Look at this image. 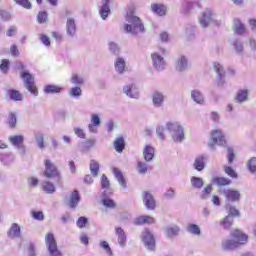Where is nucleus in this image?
I'll return each mask as SVG.
<instances>
[{"label": "nucleus", "mask_w": 256, "mask_h": 256, "mask_svg": "<svg viewBox=\"0 0 256 256\" xmlns=\"http://www.w3.org/2000/svg\"><path fill=\"white\" fill-rule=\"evenodd\" d=\"M230 235L232 239L222 241V249H224V251L237 249V247H240V245H245L249 239V236H247V234L243 233L241 230H233Z\"/></svg>", "instance_id": "obj_1"}, {"label": "nucleus", "mask_w": 256, "mask_h": 256, "mask_svg": "<svg viewBox=\"0 0 256 256\" xmlns=\"http://www.w3.org/2000/svg\"><path fill=\"white\" fill-rule=\"evenodd\" d=\"M126 22L127 23L124 24V31L126 33H130V35H141V33H145V25L140 17L128 12Z\"/></svg>", "instance_id": "obj_2"}, {"label": "nucleus", "mask_w": 256, "mask_h": 256, "mask_svg": "<svg viewBox=\"0 0 256 256\" xmlns=\"http://www.w3.org/2000/svg\"><path fill=\"white\" fill-rule=\"evenodd\" d=\"M166 129L169 131L175 143H181L185 139V130L179 122H167Z\"/></svg>", "instance_id": "obj_3"}, {"label": "nucleus", "mask_w": 256, "mask_h": 256, "mask_svg": "<svg viewBox=\"0 0 256 256\" xmlns=\"http://www.w3.org/2000/svg\"><path fill=\"white\" fill-rule=\"evenodd\" d=\"M227 144V141L225 140V134L223 131L216 129L213 130L211 133V139L208 142V146L212 151H215V145H219L220 147H224V145Z\"/></svg>", "instance_id": "obj_4"}, {"label": "nucleus", "mask_w": 256, "mask_h": 256, "mask_svg": "<svg viewBox=\"0 0 256 256\" xmlns=\"http://www.w3.org/2000/svg\"><path fill=\"white\" fill-rule=\"evenodd\" d=\"M45 244L50 256H61V251L57 248V240H55L53 233H48L45 236Z\"/></svg>", "instance_id": "obj_5"}, {"label": "nucleus", "mask_w": 256, "mask_h": 256, "mask_svg": "<svg viewBox=\"0 0 256 256\" xmlns=\"http://www.w3.org/2000/svg\"><path fill=\"white\" fill-rule=\"evenodd\" d=\"M21 77L24 81V87L32 93V95L38 96L37 86H35V78L29 72H22Z\"/></svg>", "instance_id": "obj_6"}, {"label": "nucleus", "mask_w": 256, "mask_h": 256, "mask_svg": "<svg viewBox=\"0 0 256 256\" xmlns=\"http://www.w3.org/2000/svg\"><path fill=\"white\" fill-rule=\"evenodd\" d=\"M215 10L211 8H206L202 15L199 17V24L201 27L206 29L211 23H215Z\"/></svg>", "instance_id": "obj_7"}, {"label": "nucleus", "mask_w": 256, "mask_h": 256, "mask_svg": "<svg viewBox=\"0 0 256 256\" xmlns=\"http://www.w3.org/2000/svg\"><path fill=\"white\" fill-rule=\"evenodd\" d=\"M142 241L148 251H155V237L153 236V233L149 231V229H145L142 232Z\"/></svg>", "instance_id": "obj_8"}, {"label": "nucleus", "mask_w": 256, "mask_h": 256, "mask_svg": "<svg viewBox=\"0 0 256 256\" xmlns=\"http://www.w3.org/2000/svg\"><path fill=\"white\" fill-rule=\"evenodd\" d=\"M44 165H45V171H44L45 177H47L48 179H51L53 177H59V171L57 170V167L55 166V164L51 162V160L46 159L44 161Z\"/></svg>", "instance_id": "obj_9"}, {"label": "nucleus", "mask_w": 256, "mask_h": 256, "mask_svg": "<svg viewBox=\"0 0 256 256\" xmlns=\"http://www.w3.org/2000/svg\"><path fill=\"white\" fill-rule=\"evenodd\" d=\"M223 195L228 203H237L241 200V192L233 189L223 190Z\"/></svg>", "instance_id": "obj_10"}, {"label": "nucleus", "mask_w": 256, "mask_h": 256, "mask_svg": "<svg viewBox=\"0 0 256 256\" xmlns=\"http://www.w3.org/2000/svg\"><path fill=\"white\" fill-rule=\"evenodd\" d=\"M123 93L130 99H139V88L135 84H127L123 87Z\"/></svg>", "instance_id": "obj_11"}, {"label": "nucleus", "mask_w": 256, "mask_h": 256, "mask_svg": "<svg viewBox=\"0 0 256 256\" xmlns=\"http://www.w3.org/2000/svg\"><path fill=\"white\" fill-rule=\"evenodd\" d=\"M151 59L153 67L157 69V71H163V69H165L167 64L165 63V59L161 55H159V53L154 52L151 55Z\"/></svg>", "instance_id": "obj_12"}, {"label": "nucleus", "mask_w": 256, "mask_h": 256, "mask_svg": "<svg viewBox=\"0 0 256 256\" xmlns=\"http://www.w3.org/2000/svg\"><path fill=\"white\" fill-rule=\"evenodd\" d=\"M213 66L218 75L217 84L219 85V87H223V85H225V69L223 68V65H221V63L219 62H214Z\"/></svg>", "instance_id": "obj_13"}, {"label": "nucleus", "mask_w": 256, "mask_h": 256, "mask_svg": "<svg viewBox=\"0 0 256 256\" xmlns=\"http://www.w3.org/2000/svg\"><path fill=\"white\" fill-rule=\"evenodd\" d=\"M150 9L154 15H159V17H165L167 15V5L162 3H152Z\"/></svg>", "instance_id": "obj_14"}, {"label": "nucleus", "mask_w": 256, "mask_h": 256, "mask_svg": "<svg viewBox=\"0 0 256 256\" xmlns=\"http://www.w3.org/2000/svg\"><path fill=\"white\" fill-rule=\"evenodd\" d=\"M195 9H201V1L192 0V1L186 2L181 9V13H184L185 15H187V13Z\"/></svg>", "instance_id": "obj_15"}, {"label": "nucleus", "mask_w": 256, "mask_h": 256, "mask_svg": "<svg viewBox=\"0 0 256 256\" xmlns=\"http://www.w3.org/2000/svg\"><path fill=\"white\" fill-rule=\"evenodd\" d=\"M100 126H101V118L97 114H92L91 123L88 124V131L90 133H98Z\"/></svg>", "instance_id": "obj_16"}, {"label": "nucleus", "mask_w": 256, "mask_h": 256, "mask_svg": "<svg viewBox=\"0 0 256 256\" xmlns=\"http://www.w3.org/2000/svg\"><path fill=\"white\" fill-rule=\"evenodd\" d=\"M175 68L179 73H185L189 69V59L186 56H179Z\"/></svg>", "instance_id": "obj_17"}, {"label": "nucleus", "mask_w": 256, "mask_h": 256, "mask_svg": "<svg viewBox=\"0 0 256 256\" xmlns=\"http://www.w3.org/2000/svg\"><path fill=\"white\" fill-rule=\"evenodd\" d=\"M152 103L157 109L163 107V103H165V95H163L160 91L153 92Z\"/></svg>", "instance_id": "obj_18"}, {"label": "nucleus", "mask_w": 256, "mask_h": 256, "mask_svg": "<svg viewBox=\"0 0 256 256\" xmlns=\"http://www.w3.org/2000/svg\"><path fill=\"white\" fill-rule=\"evenodd\" d=\"M143 203L146 209H150V211H153V209H155V198L151 193L149 192L143 193Z\"/></svg>", "instance_id": "obj_19"}, {"label": "nucleus", "mask_w": 256, "mask_h": 256, "mask_svg": "<svg viewBox=\"0 0 256 256\" xmlns=\"http://www.w3.org/2000/svg\"><path fill=\"white\" fill-rule=\"evenodd\" d=\"M115 233L118 237V244L120 247H125V245H127V234H125V230L119 226H116Z\"/></svg>", "instance_id": "obj_20"}, {"label": "nucleus", "mask_w": 256, "mask_h": 256, "mask_svg": "<svg viewBox=\"0 0 256 256\" xmlns=\"http://www.w3.org/2000/svg\"><path fill=\"white\" fill-rule=\"evenodd\" d=\"M191 99L198 105H205V96L203 95V92L198 89L191 91Z\"/></svg>", "instance_id": "obj_21"}, {"label": "nucleus", "mask_w": 256, "mask_h": 256, "mask_svg": "<svg viewBox=\"0 0 256 256\" xmlns=\"http://www.w3.org/2000/svg\"><path fill=\"white\" fill-rule=\"evenodd\" d=\"M115 71L119 73V75H123L125 73V69H127V63L125 62V58L117 57L114 62Z\"/></svg>", "instance_id": "obj_22"}, {"label": "nucleus", "mask_w": 256, "mask_h": 256, "mask_svg": "<svg viewBox=\"0 0 256 256\" xmlns=\"http://www.w3.org/2000/svg\"><path fill=\"white\" fill-rule=\"evenodd\" d=\"M143 157L147 163L153 161V158L155 157V148L151 145H146L143 150Z\"/></svg>", "instance_id": "obj_23"}, {"label": "nucleus", "mask_w": 256, "mask_h": 256, "mask_svg": "<svg viewBox=\"0 0 256 256\" xmlns=\"http://www.w3.org/2000/svg\"><path fill=\"white\" fill-rule=\"evenodd\" d=\"M66 32L70 37H75V33H77V25L75 24V19L68 18L66 22Z\"/></svg>", "instance_id": "obj_24"}, {"label": "nucleus", "mask_w": 256, "mask_h": 256, "mask_svg": "<svg viewBox=\"0 0 256 256\" xmlns=\"http://www.w3.org/2000/svg\"><path fill=\"white\" fill-rule=\"evenodd\" d=\"M0 162L5 167H9V165H13V163H15V155L11 153L0 154Z\"/></svg>", "instance_id": "obj_25"}, {"label": "nucleus", "mask_w": 256, "mask_h": 256, "mask_svg": "<svg viewBox=\"0 0 256 256\" xmlns=\"http://www.w3.org/2000/svg\"><path fill=\"white\" fill-rule=\"evenodd\" d=\"M181 231V229L179 228V226L177 225H172V226H167L164 230V234L166 235V237H168L169 239H173V237H177V235H179V232Z\"/></svg>", "instance_id": "obj_26"}, {"label": "nucleus", "mask_w": 256, "mask_h": 256, "mask_svg": "<svg viewBox=\"0 0 256 256\" xmlns=\"http://www.w3.org/2000/svg\"><path fill=\"white\" fill-rule=\"evenodd\" d=\"M205 161H207V156L205 155H199L194 160V169L196 171H203L205 169Z\"/></svg>", "instance_id": "obj_27"}, {"label": "nucleus", "mask_w": 256, "mask_h": 256, "mask_svg": "<svg viewBox=\"0 0 256 256\" xmlns=\"http://www.w3.org/2000/svg\"><path fill=\"white\" fill-rule=\"evenodd\" d=\"M147 223L148 225H153L155 223V218L147 215L139 216L134 220V225H145Z\"/></svg>", "instance_id": "obj_28"}, {"label": "nucleus", "mask_w": 256, "mask_h": 256, "mask_svg": "<svg viewBox=\"0 0 256 256\" xmlns=\"http://www.w3.org/2000/svg\"><path fill=\"white\" fill-rule=\"evenodd\" d=\"M8 237L10 239H17L21 237V227L17 223H13L8 231Z\"/></svg>", "instance_id": "obj_29"}, {"label": "nucleus", "mask_w": 256, "mask_h": 256, "mask_svg": "<svg viewBox=\"0 0 256 256\" xmlns=\"http://www.w3.org/2000/svg\"><path fill=\"white\" fill-rule=\"evenodd\" d=\"M114 177L117 179L119 185L123 187V189H127V182L125 181V177L123 176V172L119 170V168H113Z\"/></svg>", "instance_id": "obj_30"}, {"label": "nucleus", "mask_w": 256, "mask_h": 256, "mask_svg": "<svg viewBox=\"0 0 256 256\" xmlns=\"http://www.w3.org/2000/svg\"><path fill=\"white\" fill-rule=\"evenodd\" d=\"M79 201H81V196L79 195V191L74 190L70 195L69 207L71 209H75V207L79 205Z\"/></svg>", "instance_id": "obj_31"}, {"label": "nucleus", "mask_w": 256, "mask_h": 256, "mask_svg": "<svg viewBox=\"0 0 256 256\" xmlns=\"http://www.w3.org/2000/svg\"><path fill=\"white\" fill-rule=\"evenodd\" d=\"M9 141H10V143H12L14 145V147H17V149H22L24 151L23 136H21V135L10 136Z\"/></svg>", "instance_id": "obj_32"}, {"label": "nucleus", "mask_w": 256, "mask_h": 256, "mask_svg": "<svg viewBox=\"0 0 256 256\" xmlns=\"http://www.w3.org/2000/svg\"><path fill=\"white\" fill-rule=\"evenodd\" d=\"M110 0H104L103 5L100 9V16L102 19H107L109 17V13H111V9L109 8Z\"/></svg>", "instance_id": "obj_33"}, {"label": "nucleus", "mask_w": 256, "mask_h": 256, "mask_svg": "<svg viewBox=\"0 0 256 256\" xmlns=\"http://www.w3.org/2000/svg\"><path fill=\"white\" fill-rule=\"evenodd\" d=\"M212 183L214 185H217L218 187H225L226 185L231 184V180L228 178H224V177H214L212 179Z\"/></svg>", "instance_id": "obj_34"}, {"label": "nucleus", "mask_w": 256, "mask_h": 256, "mask_svg": "<svg viewBox=\"0 0 256 256\" xmlns=\"http://www.w3.org/2000/svg\"><path fill=\"white\" fill-rule=\"evenodd\" d=\"M136 169L140 175H145V174H147V171H149V169H151V166H149V164H147V162L138 161Z\"/></svg>", "instance_id": "obj_35"}, {"label": "nucleus", "mask_w": 256, "mask_h": 256, "mask_svg": "<svg viewBox=\"0 0 256 256\" xmlns=\"http://www.w3.org/2000/svg\"><path fill=\"white\" fill-rule=\"evenodd\" d=\"M114 149L117 153H123V149H125V139L123 137H118L114 141Z\"/></svg>", "instance_id": "obj_36"}, {"label": "nucleus", "mask_w": 256, "mask_h": 256, "mask_svg": "<svg viewBox=\"0 0 256 256\" xmlns=\"http://www.w3.org/2000/svg\"><path fill=\"white\" fill-rule=\"evenodd\" d=\"M61 91H63V88L57 85H46L44 88V93H46V95L61 93Z\"/></svg>", "instance_id": "obj_37"}, {"label": "nucleus", "mask_w": 256, "mask_h": 256, "mask_svg": "<svg viewBox=\"0 0 256 256\" xmlns=\"http://www.w3.org/2000/svg\"><path fill=\"white\" fill-rule=\"evenodd\" d=\"M234 31L237 35H243L245 33V25L239 19H234Z\"/></svg>", "instance_id": "obj_38"}, {"label": "nucleus", "mask_w": 256, "mask_h": 256, "mask_svg": "<svg viewBox=\"0 0 256 256\" xmlns=\"http://www.w3.org/2000/svg\"><path fill=\"white\" fill-rule=\"evenodd\" d=\"M109 193L107 192H103L102 194V203L104 205V207H109L110 209H113L115 207V202L109 198H106V197H109Z\"/></svg>", "instance_id": "obj_39"}, {"label": "nucleus", "mask_w": 256, "mask_h": 256, "mask_svg": "<svg viewBox=\"0 0 256 256\" xmlns=\"http://www.w3.org/2000/svg\"><path fill=\"white\" fill-rule=\"evenodd\" d=\"M109 178H107V175L103 174L101 177V188L102 189H106L104 192H106V194L108 193L109 195H112V191L109 189Z\"/></svg>", "instance_id": "obj_40"}, {"label": "nucleus", "mask_w": 256, "mask_h": 256, "mask_svg": "<svg viewBox=\"0 0 256 256\" xmlns=\"http://www.w3.org/2000/svg\"><path fill=\"white\" fill-rule=\"evenodd\" d=\"M89 168L92 177H97V175H99V162L91 160Z\"/></svg>", "instance_id": "obj_41"}, {"label": "nucleus", "mask_w": 256, "mask_h": 256, "mask_svg": "<svg viewBox=\"0 0 256 256\" xmlns=\"http://www.w3.org/2000/svg\"><path fill=\"white\" fill-rule=\"evenodd\" d=\"M70 97H74L75 99H79L83 95V90L81 87H73L68 91Z\"/></svg>", "instance_id": "obj_42"}, {"label": "nucleus", "mask_w": 256, "mask_h": 256, "mask_svg": "<svg viewBox=\"0 0 256 256\" xmlns=\"http://www.w3.org/2000/svg\"><path fill=\"white\" fill-rule=\"evenodd\" d=\"M190 181L194 189H201V187L204 185L203 178L193 176Z\"/></svg>", "instance_id": "obj_43"}, {"label": "nucleus", "mask_w": 256, "mask_h": 256, "mask_svg": "<svg viewBox=\"0 0 256 256\" xmlns=\"http://www.w3.org/2000/svg\"><path fill=\"white\" fill-rule=\"evenodd\" d=\"M42 188L43 191H45V193H48L49 195H51L52 193H55V185H53V183L51 182H43L42 183Z\"/></svg>", "instance_id": "obj_44"}, {"label": "nucleus", "mask_w": 256, "mask_h": 256, "mask_svg": "<svg viewBox=\"0 0 256 256\" xmlns=\"http://www.w3.org/2000/svg\"><path fill=\"white\" fill-rule=\"evenodd\" d=\"M186 231L192 235H201V228H199L197 224H189L186 228Z\"/></svg>", "instance_id": "obj_45"}, {"label": "nucleus", "mask_w": 256, "mask_h": 256, "mask_svg": "<svg viewBox=\"0 0 256 256\" xmlns=\"http://www.w3.org/2000/svg\"><path fill=\"white\" fill-rule=\"evenodd\" d=\"M35 139L39 149H45V141H44L43 133L37 132L35 134Z\"/></svg>", "instance_id": "obj_46"}, {"label": "nucleus", "mask_w": 256, "mask_h": 256, "mask_svg": "<svg viewBox=\"0 0 256 256\" xmlns=\"http://www.w3.org/2000/svg\"><path fill=\"white\" fill-rule=\"evenodd\" d=\"M220 225L223 229L231 228V225H233V217L226 216L222 221H220Z\"/></svg>", "instance_id": "obj_47"}, {"label": "nucleus", "mask_w": 256, "mask_h": 256, "mask_svg": "<svg viewBox=\"0 0 256 256\" xmlns=\"http://www.w3.org/2000/svg\"><path fill=\"white\" fill-rule=\"evenodd\" d=\"M8 94L12 101H21L23 99V95H21L17 90H9Z\"/></svg>", "instance_id": "obj_48"}, {"label": "nucleus", "mask_w": 256, "mask_h": 256, "mask_svg": "<svg viewBox=\"0 0 256 256\" xmlns=\"http://www.w3.org/2000/svg\"><path fill=\"white\" fill-rule=\"evenodd\" d=\"M99 245L108 256H113V250H111V246H109L107 241H101Z\"/></svg>", "instance_id": "obj_49"}, {"label": "nucleus", "mask_w": 256, "mask_h": 256, "mask_svg": "<svg viewBox=\"0 0 256 256\" xmlns=\"http://www.w3.org/2000/svg\"><path fill=\"white\" fill-rule=\"evenodd\" d=\"M247 167L250 173H256V157H252L248 160Z\"/></svg>", "instance_id": "obj_50"}, {"label": "nucleus", "mask_w": 256, "mask_h": 256, "mask_svg": "<svg viewBox=\"0 0 256 256\" xmlns=\"http://www.w3.org/2000/svg\"><path fill=\"white\" fill-rule=\"evenodd\" d=\"M248 95L249 94H248L247 90H240L236 97L237 102L243 103V101H245L247 99Z\"/></svg>", "instance_id": "obj_51"}, {"label": "nucleus", "mask_w": 256, "mask_h": 256, "mask_svg": "<svg viewBox=\"0 0 256 256\" xmlns=\"http://www.w3.org/2000/svg\"><path fill=\"white\" fill-rule=\"evenodd\" d=\"M70 82H71L73 85H83V83L85 82V80H83V77H80V76L77 75V74H73L72 77H71Z\"/></svg>", "instance_id": "obj_52"}, {"label": "nucleus", "mask_w": 256, "mask_h": 256, "mask_svg": "<svg viewBox=\"0 0 256 256\" xmlns=\"http://www.w3.org/2000/svg\"><path fill=\"white\" fill-rule=\"evenodd\" d=\"M16 5H20L24 9H31V2L29 0H14Z\"/></svg>", "instance_id": "obj_53"}, {"label": "nucleus", "mask_w": 256, "mask_h": 256, "mask_svg": "<svg viewBox=\"0 0 256 256\" xmlns=\"http://www.w3.org/2000/svg\"><path fill=\"white\" fill-rule=\"evenodd\" d=\"M31 215L36 221H43L45 219L43 211H32Z\"/></svg>", "instance_id": "obj_54"}, {"label": "nucleus", "mask_w": 256, "mask_h": 256, "mask_svg": "<svg viewBox=\"0 0 256 256\" xmlns=\"http://www.w3.org/2000/svg\"><path fill=\"white\" fill-rule=\"evenodd\" d=\"M9 65H10L9 60H7V59L2 60V62L0 64V70L2 71V73H8Z\"/></svg>", "instance_id": "obj_55"}, {"label": "nucleus", "mask_w": 256, "mask_h": 256, "mask_svg": "<svg viewBox=\"0 0 256 256\" xmlns=\"http://www.w3.org/2000/svg\"><path fill=\"white\" fill-rule=\"evenodd\" d=\"M109 51L113 53V55H119V46L115 42H109Z\"/></svg>", "instance_id": "obj_56"}, {"label": "nucleus", "mask_w": 256, "mask_h": 256, "mask_svg": "<svg viewBox=\"0 0 256 256\" xmlns=\"http://www.w3.org/2000/svg\"><path fill=\"white\" fill-rule=\"evenodd\" d=\"M156 133H157L159 139H161V141H165V127L158 126L156 129Z\"/></svg>", "instance_id": "obj_57"}, {"label": "nucleus", "mask_w": 256, "mask_h": 256, "mask_svg": "<svg viewBox=\"0 0 256 256\" xmlns=\"http://www.w3.org/2000/svg\"><path fill=\"white\" fill-rule=\"evenodd\" d=\"M87 223H88V220L86 217H79L76 222V225L77 227H79V229H83L85 228V225H87Z\"/></svg>", "instance_id": "obj_58"}, {"label": "nucleus", "mask_w": 256, "mask_h": 256, "mask_svg": "<svg viewBox=\"0 0 256 256\" xmlns=\"http://www.w3.org/2000/svg\"><path fill=\"white\" fill-rule=\"evenodd\" d=\"M212 191L213 188L211 186L205 187L204 190L202 191L201 199H207L209 195H211Z\"/></svg>", "instance_id": "obj_59"}, {"label": "nucleus", "mask_w": 256, "mask_h": 256, "mask_svg": "<svg viewBox=\"0 0 256 256\" xmlns=\"http://www.w3.org/2000/svg\"><path fill=\"white\" fill-rule=\"evenodd\" d=\"M8 123L10 127H15L17 125V116L14 113H10L8 116Z\"/></svg>", "instance_id": "obj_60"}, {"label": "nucleus", "mask_w": 256, "mask_h": 256, "mask_svg": "<svg viewBox=\"0 0 256 256\" xmlns=\"http://www.w3.org/2000/svg\"><path fill=\"white\" fill-rule=\"evenodd\" d=\"M240 213L234 206H230L228 208V216L229 217H239Z\"/></svg>", "instance_id": "obj_61"}, {"label": "nucleus", "mask_w": 256, "mask_h": 256, "mask_svg": "<svg viewBox=\"0 0 256 256\" xmlns=\"http://www.w3.org/2000/svg\"><path fill=\"white\" fill-rule=\"evenodd\" d=\"M233 47L236 52L243 53V43L239 40L234 41Z\"/></svg>", "instance_id": "obj_62"}, {"label": "nucleus", "mask_w": 256, "mask_h": 256, "mask_svg": "<svg viewBox=\"0 0 256 256\" xmlns=\"http://www.w3.org/2000/svg\"><path fill=\"white\" fill-rule=\"evenodd\" d=\"M74 133L79 137V139H85L86 137L85 131L79 127L74 128Z\"/></svg>", "instance_id": "obj_63"}, {"label": "nucleus", "mask_w": 256, "mask_h": 256, "mask_svg": "<svg viewBox=\"0 0 256 256\" xmlns=\"http://www.w3.org/2000/svg\"><path fill=\"white\" fill-rule=\"evenodd\" d=\"M37 19H38V22L45 23L47 21V12H39Z\"/></svg>", "instance_id": "obj_64"}]
</instances>
